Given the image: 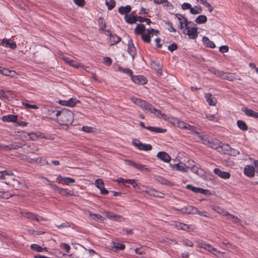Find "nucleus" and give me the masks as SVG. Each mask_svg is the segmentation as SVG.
Listing matches in <instances>:
<instances>
[{
    "mask_svg": "<svg viewBox=\"0 0 258 258\" xmlns=\"http://www.w3.org/2000/svg\"><path fill=\"white\" fill-rule=\"evenodd\" d=\"M49 112L54 113L55 116L51 117V119L56 120L61 125L71 124L74 120L73 113L68 109H62L61 111L50 110Z\"/></svg>",
    "mask_w": 258,
    "mask_h": 258,
    "instance_id": "nucleus-1",
    "label": "nucleus"
},
{
    "mask_svg": "<svg viewBox=\"0 0 258 258\" xmlns=\"http://www.w3.org/2000/svg\"><path fill=\"white\" fill-rule=\"evenodd\" d=\"M141 108L146 110L147 111L154 113L160 118H162L165 120L166 119V115L162 113L161 111L154 108L151 104L146 102L145 101L142 100L139 102L138 105Z\"/></svg>",
    "mask_w": 258,
    "mask_h": 258,
    "instance_id": "nucleus-2",
    "label": "nucleus"
},
{
    "mask_svg": "<svg viewBox=\"0 0 258 258\" xmlns=\"http://www.w3.org/2000/svg\"><path fill=\"white\" fill-rule=\"evenodd\" d=\"M183 33L188 35L190 39H196L198 36V29L196 27L190 28L188 26L183 30Z\"/></svg>",
    "mask_w": 258,
    "mask_h": 258,
    "instance_id": "nucleus-3",
    "label": "nucleus"
},
{
    "mask_svg": "<svg viewBox=\"0 0 258 258\" xmlns=\"http://www.w3.org/2000/svg\"><path fill=\"white\" fill-rule=\"evenodd\" d=\"M133 145L137 147L139 149L144 151H150L152 149V146L150 144H146L141 143L138 140H134L133 141Z\"/></svg>",
    "mask_w": 258,
    "mask_h": 258,
    "instance_id": "nucleus-4",
    "label": "nucleus"
},
{
    "mask_svg": "<svg viewBox=\"0 0 258 258\" xmlns=\"http://www.w3.org/2000/svg\"><path fill=\"white\" fill-rule=\"evenodd\" d=\"M176 210H179L183 213L188 214H197L198 212V209L196 207L191 206L188 205L185 206L180 209H175Z\"/></svg>",
    "mask_w": 258,
    "mask_h": 258,
    "instance_id": "nucleus-5",
    "label": "nucleus"
},
{
    "mask_svg": "<svg viewBox=\"0 0 258 258\" xmlns=\"http://www.w3.org/2000/svg\"><path fill=\"white\" fill-rule=\"evenodd\" d=\"M21 214L23 217L26 218L35 220L37 221H40V220L46 221L43 218L31 212H22Z\"/></svg>",
    "mask_w": 258,
    "mask_h": 258,
    "instance_id": "nucleus-6",
    "label": "nucleus"
},
{
    "mask_svg": "<svg viewBox=\"0 0 258 258\" xmlns=\"http://www.w3.org/2000/svg\"><path fill=\"white\" fill-rule=\"evenodd\" d=\"M195 139L198 142H202L204 144L208 145L209 144L211 138L207 135H202L199 132L198 135L195 137Z\"/></svg>",
    "mask_w": 258,
    "mask_h": 258,
    "instance_id": "nucleus-7",
    "label": "nucleus"
},
{
    "mask_svg": "<svg viewBox=\"0 0 258 258\" xmlns=\"http://www.w3.org/2000/svg\"><path fill=\"white\" fill-rule=\"evenodd\" d=\"M132 80L136 84L144 85L147 83V80L145 77L143 76H132Z\"/></svg>",
    "mask_w": 258,
    "mask_h": 258,
    "instance_id": "nucleus-8",
    "label": "nucleus"
},
{
    "mask_svg": "<svg viewBox=\"0 0 258 258\" xmlns=\"http://www.w3.org/2000/svg\"><path fill=\"white\" fill-rule=\"evenodd\" d=\"M176 17L179 22V29H182L184 27L186 28L188 26V22L185 18L178 14H176Z\"/></svg>",
    "mask_w": 258,
    "mask_h": 258,
    "instance_id": "nucleus-9",
    "label": "nucleus"
},
{
    "mask_svg": "<svg viewBox=\"0 0 258 258\" xmlns=\"http://www.w3.org/2000/svg\"><path fill=\"white\" fill-rule=\"evenodd\" d=\"M206 250H208L210 252L218 257H224L223 254L225 252L218 250L210 244L207 245V249Z\"/></svg>",
    "mask_w": 258,
    "mask_h": 258,
    "instance_id": "nucleus-10",
    "label": "nucleus"
},
{
    "mask_svg": "<svg viewBox=\"0 0 258 258\" xmlns=\"http://www.w3.org/2000/svg\"><path fill=\"white\" fill-rule=\"evenodd\" d=\"M214 173L222 178L227 179H229L230 177V174L228 172L224 171L219 168H215L214 169Z\"/></svg>",
    "mask_w": 258,
    "mask_h": 258,
    "instance_id": "nucleus-11",
    "label": "nucleus"
},
{
    "mask_svg": "<svg viewBox=\"0 0 258 258\" xmlns=\"http://www.w3.org/2000/svg\"><path fill=\"white\" fill-rule=\"evenodd\" d=\"M110 247L111 250L117 252L123 250L125 248V245L119 242L112 241L111 243Z\"/></svg>",
    "mask_w": 258,
    "mask_h": 258,
    "instance_id": "nucleus-12",
    "label": "nucleus"
},
{
    "mask_svg": "<svg viewBox=\"0 0 258 258\" xmlns=\"http://www.w3.org/2000/svg\"><path fill=\"white\" fill-rule=\"evenodd\" d=\"M62 60L67 63L70 66L75 68H79V67H82L81 64L77 61L71 59L70 58L66 56H63L62 57Z\"/></svg>",
    "mask_w": 258,
    "mask_h": 258,
    "instance_id": "nucleus-13",
    "label": "nucleus"
},
{
    "mask_svg": "<svg viewBox=\"0 0 258 258\" xmlns=\"http://www.w3.org/2000/svg\"><path fill=\"white\" fill-rule=\"evenodd\" d=\"M244 173L245 175L250 177L254 176L255 173L254 168L252 165H246L244 168Z\"/></svg>",
    "mask_w": 258,
    "mask_h": 258,
    "instance_id": "nucleus-14",
    "label": "nucleus"
},
{
    "mask_svg": "<svg viewBox=\"0 0 258 258\" xmlns=\"http://www.w3.org/2000/svg\"><path fill=\"white\" fill-rule=\"evenodd\" d=\"M1 45L4 47H9L11 49H14L16 47V43L11 39H4L1 42Z\"/></svg>",
    "mask_w": 258,
    "mask_h": 258,
    "instance_id": "nucleus-15",
    "label": "nucleus"
},
{
    "mask_svg": "<svg viewBox=\"0 0 258 258\" xmlns=\"http://www.w3.org/2000/svg\"><path fill=\"white\" fill-rule=\"evenodd\" d=\"M127 49L128 53L132 56V59H134L136 54V49L131 39H130L128 42Z\"/></svg>",
    "mask_w": 258,
    "mask_h": 258,
    "instance_id": "nucleus-16",
    "label": "nucleus"
},
{
    "mask_svg": "<svg viewBox=\"0 0 258 258\" xmlns=\"http://www.w3.org/2000/svg\"><path fill=\"white\" fill-rule=\"evenodd\" d=\"M155 30L154 29H148L146 34H142V38L143 41L145 42L149 43L150 42V38L151 35H153V32Z\"/></svg>",
    "mask_w": 258,
    "mask_h": 258,
    "instance_id": "nucleus-17",
    "label": "nucleus"
},
{
    "mask_svg": "<svg viewBox=\"0 0 258 258\" xmlns=\"http://www.w3.org/2000/svg\"><path fill=\"white\" fill-rule=\"evenodd\" d=\"M221 144V143L218 139L211 138L209 144H208V146L219 151Z\"/></svg>",
    "mask_w": 258,
    "mask_h": 258,
    "instance_id": "nucleus-18",
    "label": "nucleus"
},
{
    "mask_svg": "<svg viewBox=\"0 0 258 258\" xmlns=\"http://www.w3.org/2000/svg\"><path fill=\"white\" fill-rule=\"evenodd\" d=\"M78 101L76 99L71 98L68 100H60L59 104L67 106H74L76 104Z\"/></svg>",
    "mask_w": 258,
    "mask_h": 258,
    "instance_id": "nucleus-19",
    "label": "nucleus"
},
{
    "mask_svg": "<svg viewBox=\"0 0 258 258\" xmlns=\"http://www.w3.org/2000/svg\"><path fill=\"white\" fill-rule=\"evenodd\" d=\"M242 111H243L245 114L249 117H252L255 118H258V112H255L252 110L249 109L246 107L243 108L242 109Z\"/></svg>",
    "mask_w": 258,
    "mask_h": 258,
    "instance_id": "nucleus-20",
    "label": "nucleus"
},
{
    "mask_svg": "<svg viewBox=\"0 0 258 258\" xmlns=\"http://www.w3.org/2000/svg\"><path fill=\"white\" fill-rule=\"evenodd\" d=\"M231 148L228 144H222L220 145L219 152L223 151L224 153L230 154L231 153Z\"/></svg>",
    "mask_w": 258,
    "mask_h": 258,
    "instance_id": "nucleus-21",
    "label": "nucleus"
},
{
    "mask_svg": "<svg viewBox=\"0 0 258 258\" xmlns=\"http://www.w3.org/2000/svg\"><path fill=\"white\" fill-rule=\"evenodd\" d=\"M157 157L165 162H169L171 159L170 157L165 152H159Z\"/></svg>",
    "mask_w": 258,
    "mask_h": 258,
    "instance_id": "nucleus-22",
    "label": "nucleus"
},
{
    "mask_svg": "<svg viewBox=\"0 0 258 258\" xmlns=\"http://www.w3.org/2000/svg\"><path fill=\"white\" fill-rule=\"evenodd\" d=\"M18 117L16 115L10 114L2 116V120L3 121L7 122H16L17 120Z\"/></svg>",
    "mask_w": 258,
    "mask_h": 258,
    "instance_id": "nucleus-23",
    "label": "nucleus"
},
{
    "mask_svg": "<svg viewBox=\"0 0 258 258\" xmlns=\"http://www.w3.org/2000/svg\"><path fill=\"white\" fill-rule=\"evenodd\" d=\"M186 188L191 190V191L196 192V193H200L203 194H206L207 192V190H205L203 188L197 187L192 186L190 184H188L186 185Z\"/></svg>",
    "mask_w": 258,
    "mask_h": 258,
    "instance_id": "nucleus-24",
    "label": "nucleus"
},
{
    "mask_svg": "<svg viewBox=\"0 0 258 258\" xmlns=\"http://www.w3.org/2000/svg\"><path fill=\"white\" fill-rule=\"evenodd\" d=\"M206 101L210 105L214 106L215 105L217 100L216 99L212 97L211 94H206L205 96Z\"/></svg>",
    "mask_w": 258,
    "mask_h": 258,
    "instance_id": "nucleus-25",
    "label": "nucleus"
},
{
    "mask_svg": "<svg viewBox=\"0 0 258 258\" xmlns=\"http://www.w3.org/2000/svg\"><path fill=\"white\" fill-rule=\"evenodd\" d=\"M174 226L178 229L186 231H188L189 229V226L188 225L178 222H176L175 223Z\"/></svg>",
    "mask_w": 258,
    "mask_h": 258,
    "instance_id": "nucleus-26",
    "label": "nucleus"
},
{
    "mask_svg": "<svg viewBox=\"0 0 258 258\" xmlns=\"http://www.w3.org/2000/svg\"><path fill=\"white\" fill-rule=\"evenodd\" d=\"M126 22L129 24H133L137 22L136 17L133 14H126L124 17Z\"/></svg>",
    "mask_w": 258,
    "mask_h": 258,
    "instance_id": "nucleus-27",
    "label": "nucleus"
},
{
    "mask_svg": "<svg viewBox=\"0 0 258 258\" xmlns=\"http://www.w3.org/2000/svg\"><path fill=\"white\" fill-rule=\"evenodd\" d=\"M7 146L9 147L8 151L12 150H17L22 148V144L18 142H13L10 145H7Z\"/></svg>",
    "mask_w": 258,
    "mask_h": 258,
    "instance_id": "nucleus-28",
    "label": "nucleus"
},
{
    "mask_svg": "<svg viewBox=\"0 0 258 258\" xmlns=\"http://www.w3.org/2000/svg\"><path fill=\"white\" fill-rule=\"evenodd\" d=\"M145 30L144 25L138 24L135 29V32L137 34H143L142 33L145 32Z\"/></svg>",
    "mask_w": 258,
    "mask_h": 258,
    "instance_id": "nucleus-29",
    "label": "nucleus"
},
{
    "mask_svg": "<svg viewBox=\"0 0 258 258\" xmlns=\"http://www.w3.org/2000/svg\"><path fill=\"white\" fill-rule=\"evenodd\" d=\"M203 41L204 43L207 47H209L210 48H215L216 47L214 42L213 41L210 40V39L206 36H204L203 38Z\"/></svg>",
    "mask_w": 258,
    "mask_h": 258,
    "instance_id": "nucleus-30",
    "label": "nucleus"
},
{
    "mask_svg": "<svg viewBox=\"0 0 258 258\" xmlns=\"http://www.w3.org/2000/svg\"><path fill=\"white\" fill-rule=\"evenodd\" d=\"M146 129L148 130L149 131L154 132L156 133H164L166 131V129L157 127H154V126H147L146 127Z\"/></svg>",
    "mask_w": 258,
    "mask_h": 258,
    "instance_id": "nucleus-31",
    "label": "nucleus"
},
{
    "mask_svg": "<svg viewBox=\"0 0 258 258\" xmlns=\"http://www.w3.org/2000/svg\"><path fill=\"white\" fill-rule=\"evenodd\" d=\"M131 7L127 5L125 7H121L118 9V12L121 14H127L131 11Z\"/></svg>",
    "mask_w": 258,
    "mask_h": 258,
    "instance_id": "nucleus-32",
    "label": "nucleus"
},
{
    "mask_svg": "<svg viewBox=\"0 0 258 258\" xmlns=\"http://www.w3.org/2000/svg\"><path fill=\"white\" fill-rule=\"evenodd\" d=\"M238 127L242 131H245L248 130V126L246 123L241 120H239L237 121Z\"/></svg>",
    "mask_w": 258,
    "mask_h": 258,
    "instance_id": "nucleus-33",
    "label": "nucleus"
},
{
    "mask_svg": "<svg viewBox=\"0 0 258 258\" xmlns=\"http://www.w3.org/2000/svg\"><path fill=\"white\" fill-rule=\"evenodd\" d=\"M208 71L218 77H221L222 74H223V71L218 70L213 67H210Z\"/></svg>",
    "mask_w": 258,
    "mask_h": 258,
    "instance_id": "nucleus-34",
    "label": "nucleus"
},
{
    "mask_svg": "<svg viewBox=\"0 0 258 258\" xmlns=\"http://www.w3.org/2000/svg\"><path fill=\"white\" fill-rule=\"evenodd\" d=\"M109 41L110 45H113L119 42L120 41V38L117 35H111Z\"/></svg>",
    "mask_w": 258,
    "mask_h": 258,
    "instance_id": "nucleus-35",
    "label": "nucleus"
},
{
    "mask_svg": "<svg viewBox=\"0 0 258 258\" xmlns=\"http://www.w3.org/2000/svg\"><path fill=\"white\" fill-rule=\"evenodd\" d=\"M224 214L226 215L229 219L231 220L235 223H238L240 222V220L238 217L228 213L227 211L224 212Z\"/></svg>",
    "mask_w": 258,
    "mask_h": 258,
    "instance_id": "nucleus-36",
    "label": "nucleus"
},
{
    "mask_svg": "<svg viewBox=\"0 0 258 258\" xmlns=\"http://www.w3.org/2000/svg\"><path fill=\"white\" fill-rule=\"evenodd\" d=\"M207 18L206 16L205 15H200L196 19V22L197 23V24H203V23H205L207 22Z\"/></svg>",
    "mask_w": 258,
    "mask_h": 258,
    "instance_id": "nucleus-37",
    "label": "nucleus"
},
{
    "mask_svg": "<svg viewBox=\"0 0 258 258\" xmlns=\"http://www.w3.org/2000/svg\"><path fill=\"white\" fill-rule=\"evenodd\" d=\"M224 79H226L230 81H233L234 80V77L229 73H225L223 72V74H222L221 77Z\"/></svg>",
    "mask_w": 258,
    "mask_h": 258,
    "instance_id": "nucleus-38",
    "label": "nucleus"
},
{
    "mask_svg": "<svg viewBox=\"0 0 258 258\" xmlns=\"http://www.w3.org/2000/svg\"><path fill=\"white\" fill-rule=\"evenodd\" d=\"M118 70L119 72H122L124 74H127L130 75L131 77H132L133 75V72L132 71L128 68L124 69L122 67L119 66L118 67Z\"/></svg>",
    "mask_w": 258,
    "mask_h": 258,
    "instance_id": "nucleus-39",
    "label": "nucleus"
},
{
    "mask_svg": "<svg viewBox=\"0 0 258 258\" xmlns=\"http://www.w3.org/2000/svg\"><path fill=\"white\" fill-rule=\"evenodd\" d=\"M21 159H22L23 160L26 161L28 163H32V162H37L39 159L31 158L28 157V156L22 155V157H21Z\"/></svg>",
    "mask_w": 258,
    "mask_h": 258,
    "instance_id": "nucleus-40",
    "label": "nucleus"
},
{
    "mask_svg": "<svg viewBox=\"0 0 258 258\" xmlns=\"http://www.w3.org/2000/svg\"><path fill=\"white\" fill-rule=\"evenodd\" d=\"M147 192L151 195L157 197H161L162 193L154 189H150Z\"/></svg>",
    "mask_w": 258,
    "mask_h": 258,
    "instance_id": "nucleus-41",
    "label": "nucleus"
},
{
    "mask_svg": "<svg viewBox=\"0 0 258 258\" xmlns=\"http://www.w3.org/2000/svg\"><path fill=\"white\" fill-rule=\"evenodd\" d=\"M31 248L34 250H35L36 251L38 252H41L43 250H45L46 248H42L40 246L36 244H32L30 246Z\"/></svg>",
    "mask_w": 258,
    "mask_h": 258,
    "instance_id": "nucleus-42",
    "label": "nucleus"
},
{
    "mask_svg": "<svg viewBox=\"0 0 258 258\" xmlns=\"http://www.w3.org/2000/svg\"><path fill=\"white\" fill-rule=\"evenodd\" d=\"M106 5L109 10H112L115 6V3L114 0H106Z\"/></svg>",
    "mask_w": 258,
    "mask_h": 258,
    "instance_id": "nucleus-43",
    "label": "nucleus"
},
{
    "mask_svg": "<svg viewBox=\"0 0 258 258\" xmlns=\"http://www.w3.org/2000/svg\"><path fill=\"white\" fill-rule=\"evenodd\" d=\"M176 168L178 170L182 171V172H187L188 167H186L185 165L181 163L178 164V165H176Z\"/></svg>",
    "mask_w": 258,
    "mask_h": 258,
    "instance_id": "nucleus-44",
    "label": "nucleus"
},
{
    "mask_svg": "<svg viewBox=\"0 0 258 258\" xmlns=\"http://www.w3.org/2000/svg\"><path fill=\"white\" fill-rule=\"evenodd\" d=\"M186 129L188 130L190 132V133L194 134L195 137H196L197 135H198L199 132L196 131L194 126H191L188 124L187 125V128H186Z\"/></svg>",
    "mask_w": 258,
    "mask_h": 258,
    "instance_id": "nucleus-45",
    "label": "nucleus"
},
{
    "mask_svg": "<svg viewBox=\"0 0 258 258\" xmlns=\"http://www.w3.org/2000/svg\"><path fill=\"white\" fill-rule=\"evenodd\" d=\"M96 186L99 189L101 188L104 187V183L101 179H97L95 180V182Z\"/></svg>",
    "mask_w": 258,
    "mask_h": 258,
    "instance_id": "nucleus-46",
    "label": "nucleus"
},
{
    "mask_svg": "<svg viewBox=\"0 0 258 258\" xmlns=\"http://www.w3.org/2000/svg\"><path fill=\"white\" fill-rule=\"evenodd\" d=\"M45 179L49 182V185L51 186L52 189H53L54 191L58 192V190H60V187L53 184L52 182L49 181L48 179L46 178Z\"/></svg>",
    "mask_w": 258,
    "mask_h": 258,
    "instance_id": "nucleus-47",
    "label": "nucleus"
},
{
    "mask_svg": "<svg viewBox=\"0 0 258 258\" xmlns=\"http://www.w3.org/2000/svg\"><path fill=\"white\" fill-rule=\"evenodd\" d=\"M89 216L90 217L92 218V219L95 220V221H98L99 220L101 219L102 218L101 216L98 214H96L92 213L91 212H89Z\"/></svg>",
    "mask_w": 258,
    "mask_h": 258,
    "instance_id": "nucleus-48",
    "label": "nucleus"
},
{
    "mask_svg": "<svg viewBox=\"0 0 258 258\" xmlns=\"http://www.w3.org/2000/svg\"><path fill=\"white\" fill-rule=\"evenodd\" d=\"M136 168L138 169L141 171H145L149 172L150 170L146 167V166L140 164H137Z\"/></svg>",
    "mask_w": 258,
    "mask_h": 258,
    "instance_id": "nucleus-49",
    "label": "nucleus"
},
{
    "mask_svg": "<svg viewBox=\"0 0 258 258\" xmlns=\"http://www.w3.org/2000/svg\"><path fill=\"white\" fill-rule=\"evenodd\" d=\"M202 4H203L206 8L208 9V11L210 12H211L213 10V7L207 2V0H205L203 1V0H202Z\"/></svg>",
    "mask_w": 258,
    "mask_h": 258,
    "instance_id": "nucleus-50",
    "label": "nucleus"
},
{
    "mask_svg": "<svg viewBox=\"0 0 258 258\" xmlns=\"http://www.w3.org/2000/svg\"><path fill=\"white\" fill-rule=\"evenodd\" d=\"M182 242L183 243V244L186 246H190V247H192L193 245H194V243L187 239H183L182 240Z\"/></svg>",
    "mask_w": 258,
    "mask_h": 258,
    "instance_id": "nucleus-51",
    "label": "nucleus"
},
{
    "mask_svg": "<svg viewBox=\"0 0 258 258\" xmlns=\"http://www.w3.org/2000/svg\"><path fill=\"white\" fill-rule=\"evenodd\" d=\"M190 12L192 14H200L201 12V10H199L198 7L197 6H196L194 8H191V9H190Z\"/></svg>",
    "mask_w": 258,
    "mask_h": 258,
    "instance_id": "nucleus-52",
    "label": "nucleus"
},
{
    "mask_svg": "<svg viewBox=\"0 0 258 258\" xmlns=\"http://www.w3.org/2000/svg\"><path fill=\"white\" fill-rule=\"evenodd\" d=\"M27 137H25L26 138H28L29 139H31L32 140H35L37 138V136L34 133H27Z\"/></svg>",
    "mask_w": 258,
    "mask_h": 258,
    "instance_id": "nucleus-53",
    "label": "nucleus"
},
{
    "mask_svg": "<svg viewBox=\"0 0 258 258\" xmlns=\"http://www.w3.org/2000/svg\"><path fill=\"white\" fill-rule=\"evenodd\" d=\"M60 247L64 249L67 252H69L70 249V246L67 243H60Z\"/></svg>",
    "mask_w": 258,
    "mask_h": 258,
    "instance_id": "nucleus-54",
    "label": "nucleus"
},
{
    "mask_svg": "<svg viewBox=\"0 0 258 258\" xmlns=\"http://www.w3.org/2000/svg\"><path fill=\"white\" fill-rule=\"evenodd\" d=\"M22 104L24 106H25L26 108H31V109H38V107L35 105H31V104H29L28 103H25V102H22Z\"/></svg>",
    "mask_w": 258,
    "mask_h": 258,
    "instance_id": "nucleus-55",
    "label": "nucleus"
},
{
    "mask_svg": "<svg viewBox=\"0 0 258 258\" xmlns=\"http://www.w3.org/2000/svg\"><path fill=\"white\" fill-rule=\"evenodd\" d=\"M187 123L183 122V121H178L177 122V126L182 129H186L187 128Z\"/></svg>",
    "mask_w": 258,
    "mask_h": 258,
    "instance_id": "nucleus-56",
    "label": "nucleus"
},
{
    "mask_svg": "<svg viewBox=\"0 0 258 258\" xmlns=\"http://www.w3.org/2000/svg\"><path fill=\"white\" fill-rule=\"evenodd\" d=\"M28 232L30 234H34V235H40V234H42L44 233V232H39V231H35V230H32V229H28Z\"/></svg>",
    "mask_w": 258,
    "mask_h": 258,
    "instance_id": "nucleus-57",
    "label": "nucleus"
},
{
    "mask_svg": "<svg viewBox=\"0 0 258 258\" xmlns=\"http://www.w3.org/2000/svg\"><path fill=\"white\" fill-rule=\"evenodd\" d=\"M177 48V46L176 44L173 43L171 45H169L168 47V49L171 52H173V51L176 50Z\"/></svg>",
    "mask_w": 258,
    "mask_h": 258,
    "instance_id": "nucleus-58",
    "label": "nucleus"
},
{
    "mask_svg": "<svg viewBox=\"0 0 258 258\" xmlns=\"http://www.w3.org/2000/svg\"><path fill=\"white\" fill-rule=\"evenodd\" d=\"M75 182V179L70 177H64L63 179V182L67 184H69L71 183H74Z\"/></svg>",
    "mask_w": 258,
    "mask_h": 258,
    "instance_id": "nucleus-59",
    "label": "nucleus"
},
{
    "mask_svg": "<svg viewBox=\"0 0 258 258\" xmlns=\"http://www.w3.org/2000/svg\"><path fill=\"white\" fill-rule=\"evenodd\" d=\"M166 24L168 26V29L170 32H175V29L173 27L172 23L170 21L166 22Z\"/></svg>",
    "mask_w": 258,
    "mask_h": 258,
    "instance_id": "nucleus-60",
    "label": "nucleus"
},
{
    "mask_svg": "<svg viewBox=\"0 0 258 258\" xmlns=\"http://www.w3.org/2000/svg\"><path fill=\"white\" fill-rule=\"evenodd\" d=\"M88 252L90 256H96V258H100L99 255L93 249H88Z\"/></svg>",
    "mask_w": 258,
    "mask_h": 258,
    "instance_id": "nucleus-61",
    "label": "nucleus"
},
{
    "mask_svg": "<svg viewBox=\"0 0 258 258\" xmlns=\"http://www.w3.org/2000/svg\"><path fill=\"white\" fill-rule=\"evenodd\" d=\"M229 47L227 45H223L219 48V51L222 53H225L228 51Z\"/></svg>",
    "mask_w": 258,
    "mask_h": 258,
    "instance_id": "nucleus-62",
    "label": "nucleus"
},
{
    "mask_svg": "<svg viewBox=\"0 0 258 258\" xmlns=\"http://www.w3.org/2000/svg\"><path fill=\"white\" fill-rule=\"evenodd\" d=\"M103 62L107 66H110L112 63V60L109 57H105L103 58Z\"/></svg>",
    "mask_w": 258,
    "mask_h": 258,
    "instance_id": "nucleus-63",
    "label": "nucleus"
},
{
    "mask_svg": "<svg viewBox=\"0 0 258 258\" xmlns=\"http://www.w3.org/2000/svg\"><path fill=\"white\" fill-rule=\"evenodd\" d=\"M104 213L105 216L107 217V218H108L110 219H111V220H113V218L114 217V216H115V215L113 213L107 212V211L104 212Z\"/></svg>",
    "mask_w": 258,
    "mask_h": 258,
    "instance_id": "nucleus-64",
    "label": "nucleus"
}]
</instances>
